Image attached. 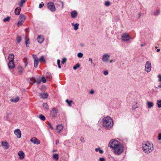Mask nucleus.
Here are the masks:
<instances>
[{"instance_id": "obj_1", "label": "nucleus", "mask_w": 161, "mask_h": 161, "mask_svg": "<svg viewBox=\"0 0 161 161\" xmlns=\"http://www.w3.org/2000/svg\"><path fill=\"white\" fill-rule=\"evenodd\" d=\"M108 146L113 149L114 152L116 155H120L124 151L123 146L121 144L120 142L115 139H112L110 141Z\"/></svg>"}, {"instance_id": "obj_2", "label": "nucleus", "mask_w": 161, "mask_h": 161, "mask_svg": "<svg viewBox=\"0 0 161 161\" xmlns=\"http://www.w3.org/2000/svg\"><path fill=\"white\" fill-rule=\"evenodd\" d=\"M103 125L105 128L109 129L113 125L112 119L109 116L105 117L102 119Z\"/></svg>"}, {"instance_id": "obj_3", "label": "nucleus", "mask_w": 161, "mask_h": 161, "mask_svg": "<svg viewBox=\"0 0 161 161\" xmlns=\"http://www.w3.org/2000/svg\"><path fill=\"white\" fill-rule=\"evenodd\" d=\"M142 149L146 153H151L153 150V144L147 141L145 144H143Z\"/></svg>"}, {"instance_id": "obj_4", "label": "nucleus", "mask_w": 161, "mask_h": 161, "mask_svg": "<svg viewBox=\"0 0 161 161\" xmlns=\"http://www.w3.org/2000/svg\"><path fill=\"white\" fill-rule=\"evenodd\" d=\"M25 19V16L24 14H20L19 16V20L17 23V26H19L22 25Z\"/></svg>"}, {"instance_id": "obj_5", "label": "nucleus", "mask_w": 161, "mask_h": 161, "mask_svg": "<svg viewBox=\"0 0 161 161\" xmlns=\"http://www.w3.org/2000/svg\"><path fill=\"white\" fill-rule=\"evenodd\" d=\"M47 7L52 12H54L56 10L55 6L52 2L48 3L47 4Z\"/></svg>"}, {"instance_id": "obj_6", "label": "nucleus", "mask_w": 161, "mask_h": 161, "mask_svg": "<svg viewBox=\"0 0 161 161\" xmlns=\"http://www.w3.org/2000/svg\"><path fill=\"white\" fill-rule=\"evenodd\" d=\"M121 38L123 41H128L130 39V37L128 33H125L121 35Z\"/></svg>"}, {"instance_id": "obj_7", "label": "nucleus", "mask_w": 161, "mask_h": 161, "mask_svg": "<svg viewBox=\"0 0 161 161\" xmlns=\"http://www.w3.org/2000/svg\"><path fill=\"white\" fill-rule=\"evenodd\" d=\"M152 66L150 62L149 61H147L146 62L145 69L146 71L148 73L151 70Z\"/></svg>"}, {"instance_id": "obj_8", "label": "nucleus", "mask_w": 161, "mask_h": 161, "mask_svg": "<svg viewBox=\"0 0 161 161\" xmlns=\"http://www.w3.org/2000/svg\"><path fill=\"white\" fill-rule=\"evenodd\" d=\"M34 59V67L36 68L38 66V63L39 62L38 58H37V56L35 54H33L32 55Z\"/></svg>"}, {"instance_id": "obj_9", "label": "nucleus", "mask_w": 161, "mask_h": 161, "mask_svg": "<svg viewBox=\"0 0 161 161\" xmlns=\"http://www.w3.org/2000/svg\"><path fill=\"white\" fill-rule=\"evenodd\" d=\"M110 56L107 54H104L102 56V59L103 62L106 63L108 61Z\"/></svg>"}, {"instance_id": "obj_10", "label": "nucleus", "mask_w": 161, "mask_h": 161, "mask_svg": "<svg viewBox=\"0 0 161 161\" xmlns=\"http://www.w3.org/2000/svg\"><path fill=\"white\" fill-rule=\"evenodd\" d=\"M58 113V110L55 108H52L50 112V114L53 117H55Z\"/></svg>"}, {"instance_id": "obj_11", "label": "nucleus", "mask_w": 161, "mask_h": 161, "mask_svg": "<svg viewBox=\"0 0 161 161\" xmlns=\"http://www.w3.org/2000/svg\"><path fill=\"white\" fill-rule=\"evenodd\" d=\"M14 133L17 137L20 138L21 136V132L19 129H17L14 130Z\"/></svg>"}, {"instance_id": "obj_12", "label": "nucleus", "mask_w": 161, "mask_h": 161, "mask_svg": "<svg viewBox=\"0 0 161 161\" xmlns=\"http://www.w3.org/2000/svg\"><path fill=\"white\" fill-rule=\"evenodd\" d=\"M30 141L35 144H39L40 143V141L35 137L31 138Z\"/></svg>"}, {"instance_id": "obj_13", "label": "nucleus", "mask_w": 161, "mask_h": 161, "mask_svg": "<svg viewBox=\"0 0 161 161\" xmlns=\"http://www.w3.org/2000/svg\"><path fill=\"white\" fill-rule=\"evenodd\" d=\"M19 158L20 159H23L25 157L24 153L22 151H19L18 153Z\"/></svg>"}, {"instance_id": "obj_14", "label": "nucleus", "mask_w": 161, "mask_h": 161, "mask_svg": "<svg viewBox=\"0 0 161 161\" xmlns=\"http://www.w3.org/2000/svg\"><path fill=\"white\" fill-rule=\"evenodd\" d=\"M2 145L5 149H8L9 147V145L8 143L6 141L2 142Z\"/></svg>"}, {"instance_id": "obj_15", "label": "nucleus", "mask_w": 161, "mask_h": 161, "mask_svg": "<svg viewBox=\"0 0 161 161\" xmlns=\"http://www.w3.org/2000/svg\"><path fill=\"white\" fill-rule=\"evenodd\" d=\"M14 55L13 53L9 54L8 56V59L9 60V64L11 63L12 64V61H14Z\"/></svg>"}, {"instance_id": "obj_16", "label": "nucleus", "mask_w": 161, "mask_h": 161, "mask_svg": "<svg viewBox=\"0 0 161 161\" xmlns=\"http://www.w3.org/2000/svg\"><path fill=\"white\" fill-rule=\"evenodd\" d=\"M78 13L75 10H74L72 11L71 13V16L73 18H75L77 16Z\"/></svg>"}, {"instance_id": "obj_17", "label": "nucleus", "mask_w": 161, "mask_h": 161, "mask_svg": "<svg viewBox=\"0 0 161 161\" xmlns=\"http://www.w3.org/2000/svg\"><path fill=\"white\" fill-rule=\"evenodd\" d=\"M37 42L39 43H42L44 40V39L43 36H42L39 35L38 36L37 39Z\"/></svg>"}, {"instance_id": "obj_18", "label": "nucleus", "mask_w": 161, "mask_h": 161, "mask_svg": "<svg viewBox=\"0 0 161 161\" xmlns=\"http://www.w3.org/2000/svg\"><path fill=\"white\" fill-rule=\"evenodd\" d=\"M21 8L19 7L16 8L14 10V13L16 15H19L20 14L21 11Z\"/></svg>"}, {"instance_id": "obj_19", "label": "nucleus", "mask_w": 161, "mask_h": 161, "mask_svg": "<svg viewBox=\"0 0 161 161\" xmlns=\"http://www.w3.org/2000/svg\"><path fill=\"white\" fill-rule=\"evenodd\" d=\"M40 96L42 98L45 99L47 98L48 95L47 93H41Z\"/></svg>"}, {"instance_id": "obj_20", "label": "nucleus", "mask_w": 161, "mask_h": 161, "mask_svg": "<svg viewBox=\"0 0 161 161\" xmlns=\"http://www.w3.org/2000/svg\"><path fill=\"white\" fill-rule=\"evenodd\" d=\"M160 11L159 9H157L153 12V14L155 16L158 15L160 13Z\"/></svg>"}, {"instance_id": "obj_21", "label": "nucleus", "mask_w": 161, "mask_h": 161, "mask_svg": "<svg viewBox=\"0 0 161 161\" xmlns=\"http://www.w3.org/2000/svg\"><path fill=\"white\" fill-rule=\"evenodd\" d=\"M18 71L20 75H21L23 72V68L20 65H18Z\"/></svg>"}, {"instance_id": "obj_22", "label": "nucleus", "mask_w": 161, "mask_h": 161, "mask_svg": "<svg viewBox=\"0 0 161 161\" xmlns=\"http://www.w3.org/2000/svg\"><path fill=\"white\" fill-rule=\"evenodd\" d=\"M147 107L148 108H150L153 106V103L152 102H147Z\"/></svg>"}, {"instance_id": "obj_23", "label": "nucleus", "mask_w": 161, "mask_h": 161, "mask_svg": "<svg viewBox=\"0 0 161 161\" xmlns=\"http://www.w3.org/2000/svg\"><path fill=\"white\" fill-rule=\"evenodd\" d=\"M8 66L9 69H13L15 67V65L14 61H12V64L11 63L9 64V61L8 63Z\"/></svg>"}, {"instance_id": "obj_24", "label": "nucleus", "mask_w": 161, "mask_h": 161, "mask_svg": "<svg viewBox=\"0 0 161 161\" xmlns=\"http://www.w3.org/2000/svg\"><path fill=\"white\" fill-rule=\"evenodd\" d=\"M72 26H74V29L75 30H77L79 27V24L78 23H76L75 24L74 23H72L71 24Z\"/></svg>"}, {"instance_id": "obj_25", "label": "nucleus", "mask_w": 161, "mask_h": 161, "mask_svg": "<svg viewBox=\"0 0 161 161\" xmlns=\"http://www.w3.org/2000/svg\"><path fill=\"white\" fill-rule=\"evenodd\" d=\"M53 158L56 161H58L59 159V156L58 154H53Z\"/></svg>"}, {"instance_id": "obj_26", "label": "nucleus", "mask_w": 161, "mask_h": 161, "mask_svg": "<svg viewBox=\"0 0 161 161\" xmlns=\"http://www.w3.org/2000/svg\"><path fill=\"white\" fill-rule=\"evenodd\" d=\"M63 129V126L61 125H59L56 127V129L58 130V132H59Z\"/></svg>"}, {"instance_id": "obj_27", "label": "nucleus", "mask_w": 161, "mask_h": 161, "mask_svg": "<svg viewBox=\"0 0 161 161\" xmlns=\"http://www.w3.org/2000/svg\"><path fill=\"white\" fill-rule=\"evenodd\" d=\"M26 2V0H21L20 2L18 3V5L19 7H22L23 3H25Z\"/></svg>"}, {"instance_id": "obj_28", "label": "nucleus", "mask_w": 161, "mask_h": 161, "mask_svg": "<svg viewBox=\"0 0 161 161\" xmlns=\"http://www.w3.org/2000/svg\"><path fill=\"white\" fill-rule=\"evenodd\" d=\"M36 81V79L34 77H32L30 79V82L32 84H34Z\"/></svg>"}, {"instance_id": "obj_29", "label": "nucleus", "mask_w": 161, "mask_h": 161, "mask_svg": "<svg viewBox=\"0 0 161 161\" xmlns=\"http://www.w3.org/2000/svg\"><path fill=\"white\" fill-rule=\"evenodd\" d=\"M39 62H45V60L43 56H41L39 59H38Z\"/></svg>"}, {"instance_id": "obj_30", "label": "nucleus", "mask_w": 161, "mask_h": 161, "mask_svg": "<svg viewBox=\"0 0 161 161\" xmlns=\"http://www.w3.org/2000/svg\"><path fill=\"white\" fill-rule=\"evenodd\" d=\"M19 97H16L15 98L11 99L10 101L12 102H17L19 101Z\"/></svg>"}, {"instance_id": "obj_31", "label": "nucleus", "mask_w": 161, "mask_h": 161, "mask_svg": "<svg viewBox=\"0 0 161 161\" xmlns=\"http://www.w3.org/2000/svg\"><path fill=\"white\" fill-rule=\"evenodd\" d=\"M65 102L68 103V105L71 107L72 106L71 103H72L73 101L71 100L69 101L68 99H67L65 100Z\"/></svg>"}, {"instance_id": "obj_32", "label": "nucleus", "mask_w": 161, "mask_h": 161, "mask_svg": "<svg viewBox=\"0 0 161 161\" xmlns=\"http://www.w3.org/2000/svg\"><path fill=\"white\" fill-rule=\"evenodd\" d=\"M95 151L96 152H99L101 154H103V150L101 149L100 148H95Z\"/></svg>"}, {"instance_id": "obj_33", "label": "nucleus", "mask_w": 161, "mask_h": 161, "mask_svg": "<svg viewBox=\"0 0 161 161\" xmlns=\"http://www.w3.org/2000/svg\"><path fill=\"white\" fill-rule=\"evenodd\" d=\"M40 119L43 121L45 120L46 118L42 114H40L39 115Z\"/></svg>"}, {"instance_id": "obj_34", "label": "nucleus", "mask_w": 161, "mask_h": 161, "mask_svg": "<svg viewBox=\"0 0 161 161\" xmlns=\"http://www.w3.org/2000/svg\"><path fill=\"white\" fill-rule=\"evenodd\" d=\"M157 104L158 105V107L159 108L161 107V100H158L157 101Z\"/></svg>"}, {"instance_id": "obj_35", "label": "nucleus", "mask_w": 161, "mask_h": 161, "mask_svg": "<svg viewBox=\"0 0 161 161\" xmlns=\"http://www.w3.org/2000/svg\"><path fill=\"white\" fill-rule=\"evenodd\" d=\"M25 39H26V41H25V44H26V46L27 47H29V38H28L27 39H26V37H25Z\"/></svg>"}, {"instance_id": "obj_36", "label": "nucleus", "mask_w": 161, "mask_h": 161, "mask_svg": "<svg viewBox=\"0 0 161 161\" xmlns=\"http://www.w3.org/2000/svg\"><path fill=\"white\" fill-rule=\"evenodd\" d=\"M43 107L47 110H48V106L47 104V103H44L43 104Z\"/></svg>"}, {"instance_id": "obj_37", "label": "nucleus", "mask_w": 161, "mask_h": 161, "mask_svg": "<svg viewBox=\"0 0 161 161\" xmlns=\"http://www.w3.org/2000/svg\"><path fill=\"white\" fill-rule=\"evenodd\" d=\"M10 17L9 16H8L6 18H5L3 19V21L4 22H6L7 21H8L10 19Z\"/></svg>"}, {"instance_id": "obj_38", "label": "nucleus", "mask_w": 161, "mask_h": 161, "mask_svg": "<svg viewBox=\"0 0 161 161\" xmlns=\"http://www.w3.org/2000/svg\"><path fill=\"white\" fill-rule=\"evenodd\" d=\"M80 66L79 64L77 63L76 65L73 66V69L74 70H76L77 68H79Z\"/></svg>"}, {"instance_id": "obj_39", "label": "nucleus", "mask_w": 161, "mask_h": 161, "mask_svg": "<svg viewBox=\"0 0 161 161\" xmlns=\"http://www.w3.org/2000/svg\"><path fill=\"white\" fill-rule=\"evenodd\" d=\"M16 40L18 43H19L21 41V37L19 36H18L16 38Z\"/></svg>"}, {"instance_id": "obj_40", "label": "nucleus", "mask_w": 161, "mask_h": 161, "mask_svg": "<svg viewBox=\"0 0 161 161\" xmlns=\"http://www.w3.org/2000/svg\"><path fill=\"white\" fill-rule=\"evenodd\" d=\"M46 76L49 79L52 78L50 72H47Z\"/></svg>"}, {"instance_id": "obj_41", "label": "nucleus", "mask_w": 161, "mask_h": 161, "mask_svg": "<svg viewBox=\"0 0 161 161\" xmlns=\"http://www.w3.org/2000/svg\"><path fill=\"white\" fill-rule=\"evenodd\" d=\"M83 54L81 52L77 54V56L79 58H81L83 56Z\"/></svg>"}, {"instance_id": "obj_42", "label": "nucleus", "mask_w": 161, "mask_h": 161, "mask_svg": "<svg viewBox=\"0 0 161 161\" xmlns=\"http://www.w3.org/2000/svg\"><path fill=\"white\" fill-rule=\"evenodd\" d=\"M41 80L43 83H45L46 82V80L45 77L43 76L42 77Z\"/></svg>"}, {"instance_id": "obj_43", "label": "nucleus", "mask_w": 161, "mask_h": 161, "mask_svg": "<svg viewBox=\"0 0 161 161\" xmlns=\"http://www.w3.org/2000/svg\"><path fill=\"white\" fill-rule=\"evenodd\" d=\"M66 59L65 58H63V59L62 60L61 63L62 64H64V63H65L66 62Z\"/></svg>"}, {"instance_id": "obj_44", "label": "nucleus", "mask_w": 161, "mask_h": 161, "mask_svg": "<svg viewBox=\"0 0 161 161\" xmlns=\"http://www.w3.org/2000/svg\"><path fill=\"white\" fill-rule=\"evenodd\" d=\"M44 3H43V2H41L40 4H39V8H42L43 6H44Z\"/></svg>"}, {"instance_id": "obj_45", "label": "nucleus", "mask_w": 161, "mask_h": 161, "mask_svg": "<svg viewBox=\"0 0 161 161\" xmlns=\"http://www.w3.org/2000/svg\"><path fill=\"white\" fill-rule=\"evenodd\" d=\"M89 60L91 62V63L92 66L94 67L95 66V65L94 63H93L92 59L91 58H89Z\"/></svg>"}, {"instance_id": "obj_46", "label": "nucleus", "mask_w": 161, "mask_h": 161, "mask_svg": "<svg viewBox=\"0 0 161 161\" xmlns=\"http://www.w3.org/2000/svg\"><path fill=\"white\" fill-rule=\"evenodd\" d=\"M137 103H136V105H134V106H132V108L133 109L135 110L136 108H138V107L136 105V104H137Z\"/></svg>"}, {"instance_id": "obj_47", "label": "nucleus", "mask_w": 161, "mask_h": 161, "mask_svg": "<svg viewBox=\"0 0 161 161\" xmlns=\"http://www.w3.org/2000/svg\"><path fill=\"white\" fill-rule=\"evenodd\" d=\"M103 74L105 75H107L108 74V71L107 70H105L103 71Z\"/></svg>"}, {"instance_id": "obj_48", "label": "nucleus", "mask_w": 161, "mask_h": 161, "mask_svg": "<svg viewBox=\"0 0 161 161\" xmlns=\"http://www.w3.org/2000/svg\"><path fill=\"white\" fill-rule=\"evenodd\" d=\"M99 161H105V159L104 158H99Z\"/></svg>"}, {"instance_id": "obj_49", "label": "nucleus", "mask_w": 161, "mask_h": 161, "mask_svg": "<svg viewBox=\"0 0 161 161\" xmlns=\"http://www.w3.org/2000/svg\"><path fill=\"white\" fill-rule=\"evenodd\" d=\"M158 81L160 82H161V75L160 74H159L158 76Z\"/></svg>"}, {"instance_id": "obj_50", "label": "nucleus", "mask_w": 161, "mask_h": 161, "mask_svg": "<svg viewBox=\"0 0 161 161\" xmlns=\"http://www.w3.org/2000/svg\"><path fill=\"white\" fill-rule=\"evenodd\" d=\"M110 2L109 1H107L105 3V5L106 6H109L110 4Z\"/></svg>"}, {"instance_id": "obj_51", "label": "nucleus", "mask_w": 161, "mask_h": 161, "mask_svg": "<svg viewBox=\"0 0 161 161\" xmlns=\"http://www.w3.org/2000/svg\"><path fill=\"white\" fill-rule=\"evenodd\" d=\"M158 139L159 140H161V133H159L158 137Z\"/></svg>"}, {"instance_id": "obj_52", "label": "nucleus", "mask_w": 161, "mask_h": 161, "mask_svg": "<svg viewBox=\"0 0 161 161\" xmlns=\"http://www.w3.org/2000/svg\"><path fill=\"white\" fill-rule=\"evenodd\" d=\"M48 125L49 127H50V128L52 130H53V127L52 126V125H51V124L50 123H49L48 124Z\"/></svg>"}, {"instance_id": "obj_53", "label": "nucleus", "mask_w": 161, "mask_h": 161, "mask_svg": "<svg viewBox=\"0 0 161 161\" xmlns=\"http://www.w3.org/2000/svg\"><path fill=\"white\" fill-rule=\"evenodd\" d=\"M28 63V61L27 60H25V67H26L27 66Z\"/></svg>"}, {"instance_id": "obj_54", "label": "nucleus", "mask_w": 161, "mask_h": 161, "mask_svg": "<svg viewBox=\"0 0 161 161\" xmlns=\"http://www.w3.org/2000/svg\"><path fill=\"white\" fill-rule=\"evenodd\" d=\"M41 81V80H38L36 82V83L37 84H40Z\"/></svg>"}, {"instance_id": "obj_55", "label": "nucleus", "mask_w": 161, "mask_h": 161, "mask_svg": "<svg viewBox=\"0 0 161 161\" xmlns=\"http://www.w3.org/2000/svg\"><path fill=\"white\" fill-rule=\"evenodd\" d=\"M61 4V5H62V8L63 9L64 8V3H63V2H62V1H60V2Z\"/></svg>"}, {"instance_id": "obj_56", "label": "nucleus", "mask_w": 161, "mask_h": 161, "mask_svg": "<svg viewBox=\"0 0 161 161\" xmlns=\"http://www.w3.org/2000/svg\"><path fill=\"white\" fill-rule=\"evenodd\" d=\"M60 61L59 59H58L57 61V64H60Z\"/></svg>"}, {"instance_id": "obj_57", "label": "nucleus", "mask_w": 161, "mask_h": 161, "mask_svg": "<svg viewBox=\"0 0 161 161\" xmlns=\"http://www.w3.org/2000/svg\"><path fill=\"white\" fill-rule=\"evenodd\" d=\"M10 114H7V115H6V118H7V119H8L9 115Z\"/></svg>"}, {"instance_id": "obj_58", "label": "nucleus", "mask_w": 161, "mask_h": 161, "mask_svg": "<svg viewBox=\"0 0 161 161\" xmlns=\"http://www.w3.org/2000/svg\"><path fill=\"white\" fill-rule=\"evenodd\" d=\"M59 142V140H57L56 141V144L57 145Z\"/></svg>"}, {"instance_id": "obj_59", "label": "nucleus", "mask_w": 161, "mask_h": 161, "mask_svg": "<svg viewBox=\"0 0 161 161\" xmlns=\"http://www.w3.org/2000/svg\"><path fill=\"white\" fill-rule=\"evenodd\" d=\"M90 93L91 94H93L94 93V91L93 90H92L90 91Z\"/></svg>"}, {"instance_id": "obj_60", "label": "nucleus", "mask_w": 161, "mask_h": 161, "mask_svg": "<svg viewBox=\"0 0 161 161\" xmlns=\"http://www.w3.org/2000/svg\"><path fill=\"white\" fill-rule=\"evenodd\" d=\"M146 45V44H142L141 45V47H143L144 46H145Z\"/></svg>"}, {"instance_id": "obj_61", "label": "nucleus", "mask_w": 161, "mask_h": 161, "mask_svg": "<svg viewBox=\"0 0 161 161\" xmlns=\"http://www.w3.org/2000/svg\"><path fill=\"white\" fill-rule=\"evenodd\" d=\"M139 17L140 18L141 16V13H140L138 14Z\"/></svg>"}, {"instance_id": "obj_62", "label": "nucleus", "mask_w": 161, "mask_h": 161, "mask_svg": "<svg viewBox=\"0 0 161 161\" xmlns=\"http://www.w3.org/2000/svg\"><path fill=\"white\" fill-rule=\"evenodd\" d=\"M160 49H157L156 50L157 52H158L160 51Z\"/></svg>"}, {"instance_id": "obj_63", "label": "nucleus", "mask_w": 161, "mask_h": 161, "mask_svg": "<svg viewBox=\"0 0 161 161\" xmlns=\"http://www.w3.org/2000/svg\"><path fill=\"white\" fill-rule=\"evenodd\" d=\"M58 67L59 69H60V68H61L60 64H58Z\"/></svg>"}, {"instance_id": "obj_64", "label": "nucleus", "mask_w": 161, "mask_h": 161, "mask_svg": "<svg viewBox=\"0 0 161 161\" xmlns=\"http://www.w3.org/2000/svg\"><path fill=\"white\" fill-rule=\"evenodd\" d=\"M114 61H113V60H111L110 61V63H112L113 62H114Z\"/></svg>"}]
</instances>
